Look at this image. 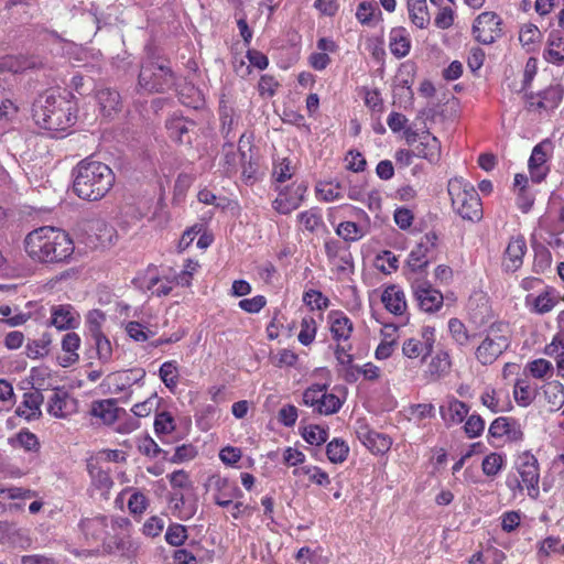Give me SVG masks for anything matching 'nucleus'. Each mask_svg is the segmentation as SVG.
Wrapping results in <instances>:
<instances>
[{
    "label": "nucleus",
    "mask_w": 564,
    "mask_h": 564,
    "mask_svg": "<svg viewBox=\"0 0 564 564\" xmlns=\"http://www.w3.org/2000/svg\"><path fill=\"white\" fill-rule=\"evenodd\" d=\"M28 256L41 264L66 262L74 253L69 235L56 227L43 226L29 232L24 239Z\"/></svg>",
    "instance_id": "1"
},
{
    "label": "nucleus",
    "mask_w": 564,
    "mask_h": 564,
    "mask_svg": "<svg viewBox=\"0 0 564 564\" xmlns=\"http://www.w3.org/2000/svg\"><path fill=\"white\" fill-rule=\"evenodd\" d=\"M73 189L82 199L99 200L112 188L113 171L100 161L90 158L82 160L73 170Z\"/></svg>",
    "instance_id": "2"
},
{
    "label": "nucleus",
    "mask_w": 564,
    "mask_h": 564,
    "mask_svg": "<svg viewBox=\"0 0 564 564\" xmlns=\"http://www.w3.org/2000/svg\"><path fill=\"white\" fill-rule=\"evenodd\" d=\"M32 116L39 127L51 131H64L74 123L69 102L52 91H45L35 99Z\"/></svg>",
    "instance_id": "3"
},
{
    "label": "nucleus",
    "mask_w": 564,
    "mask_h": 564,
    "mask_svg": "<svg viewBox=\"0 0 564 564\" xmlns=\"http://www.w3.org/2000/svg\"><path fill=\"white\" fill-rule=\"evenodd\" d=\"M176 75L167 61L148 58L141 64L138 75V90L148 94H162L173 89Z\"/></svg>",
    "instance_id": "4"
},
{
    "label": "nucleus",
    "mask_w": 564,
    "mask_h": 564,
    "mask_svg": "<svg viewBox=\"0 0 564 564\" xmlns=\"http://www.w3.org/2000/svg\"><path fill=\"white\" fill-rule=\"evenodd\" d=\"M447 191L453 209L464 220L476 223L482 218V205L473 185L462 177H454L448 181Z\"/></svg>",
    "instance_id": "5"
},
{
    "label": "nucleus",
    "mask_w": 564,
    "mask_h": 564,
    "mask_svg": "<svg viewBox=\"0 0 564 564\" xmlns=\"http://www.w3.org/2000/svg\"><path fill=\"white\" fill-rule=\"evenodd\" d=\"M508 326L503 323L492 324L487 335L476 349V358L482 365H491L510 346Z\"/></svg>",
    "instance_id": "6"
},
{
    "label": "nucleus",
    "mask_w": 564,
    "mask_h": 564,
    "mask_svg": "<svg viewBox=\"0 0 564 564\" xmlns=\"http://www.w3.org/2000/svg\"><path fill=\"white\" fill-rule=\"evenodd\" d=\"M109 520L106 516H93L83 518L78 523V539L88 547L98 550L104 547L109 535Z\"/></svg>",
    "instance_id": "7"
},
{
    "label": "nucleus",
    "mask_w": 564,
    "mask_h": 564,
    "mask_svg": "<svg viewBox=\"0 0 564 564\" xmlns=\"http://www.w3.org/2000/svg\"><path fill=\"white\" fill-rule=\"evenodd\" d=\"M437 235L434 231L425 234L415 248L410 252L408 265L413 274L423 272L436 258Z\"/></svg>",
    "instance_id": "8"
},
{
    "label": "nucleus",
    "mask_w": 564,
    "mask_h": 564,
    "mask_svg": "<svg viewBox=\"0 0 564 564\" xmlns=\"http://www.w3.org/2000/svg\"><path fill=\"white\" fill-rule=\"evenodd\" d=\"M516 465L529 497L538 499L540 495V469L538 459L531 453L524 452L518 456Z\"/></svg>",
    "instance_id": "9"
},
{
    "label": "nucleus",
    "mask_w": 564,
    "mask_h": 564,
    "mask_svg": "<svg viewBox=\"0 0 564 564\" xmlns=\"http://www.w3.org/2000/svg\"><path fill=\"white\" fill-rule=\"evenodd\" d=\"M412 291L419 307L426 313L436 312L443 305V294L434 289L429 281L413 279Z\"/></svg>",
    "instance_id": "10"
},
{
    "label": "nucleus",
    "mask_w": 564,
    "mask_h": 564,
    "mask_svg": "<svg viewBox=\"0 0 564 564\" xmlns=\"http://www.w3.org/2000/svg\"><path fill=\"white\" fill-rule=\"evenodd\" d=\"M500 24L501 20L496 13L482 12L473 24V34L478 42L491 44L501 34Z\"/></svg>",
    "instance_id": "11"
},
{
    "label": "nucleus",
    "mask_w": 564,
    "mask_h": 564,
    "mask_svg": "<svg viewBox=\"0 0 564 564\" xmlns=\"http://www.w3.org/2000/svg\"><path fill=\"white\" fill-rule=\"evenodd\" d=\"M422 339L409 338L402 345V352L408 358L422 357L425 359L432 354L435 341L434 328L426 326L422 329Z\"/></svg>",
    "instance_id": "12"
},
{
    "label": "nucleus",
    "mask_w": 564,
    "mask_h": 564,
    "mask_svg": "<svg viewBox=\"0 0 564 564\" xmlns=\"http://www.w3.org/2000/svg\"><path fill=\"white\" fill-rule=\"evenodd\" d=\"M165 127L169 137L180 144H191L192 135L196 127L195 121L189 120L182 115L174 112L166 120Z\"/></svg>",
    "instance_id": "13"
},
{
    "label": "nucleus",
    "mask_w": 564,
    "mask_h": 564,
    "mask_svg": "<svg viewBox=\"0 0 564 564\" xmlns=\"http://www.w3.org/2000/svg\"><path fill=\"white\" fill-rule=\"evenodd\" d=\"M97 315L100 318H105L102 313L95 311L89 316V334L93 340V344L96 348V354L100 362L108 364L112 357V346L110 340L106 337V335L101 330V326L99 322L93 316Z\"/></svg>",
    "instance_id": "14"
},
{
    "label": "nucleus",
    "mask_w": 564,
    "mask_h": 564,
    "mask_svg": "<svg viewBox=\"0 0 564 564\" xmlns=\"http://www.w3.org/2000/svg\"><path fill=\"white\" fill-rule=\"evenodd\" d=\"M529 109L552 110L558 106L563 98V89L560 85L550 86L534 95L527 94Z\"/></svg>",
    "instance_id": "15"
},
{
    "label": "nucleus",
    "mask_w": 564,
    "mask_h": 564,
    "mask_svg": "<svg viewBox=\"0 0 564 564\" xmlns=\"http://www.w3.org/2000/svg\"><path fill=\"white\" fill-rule=\"evenodd\" d=\"M358 440L372 453L384 454L391 447V438L362 424L357 429Z\"/></svg>",
    "instance_id": "16"
},
{
    "label": "nucleus",
    "mask_w": 564,
    "mask_h": 564,
    "mask_svg": "<svg viewBox=\"0 0 564 564\" xmlns=\"http://www.w3.org/2000/svg\"><path fill=\"white\" fill-rule=\"evenodd\" d=\"M79 315L70 304H58L51 307L50 326L58 330L74 329L78 325Z\"/></svg>",
    "instance_id": "17"
},
{
    "label": "nucleus",
    "mask_w": 564,
    "mask_h": 564,
    "mask_svg": "<svg viewBox=\"0 0 564 564\" xmlns=\"http://www.w3.org/2000/svg\"><path fill=\"white\" fill-rule=\"evenodd\" d=\"M75 411V399L61 389H56L47 401V412L54 417L65 419Z\"/></svg>",
    "instance_id": "18"
},
{
    "label": "nucleus",
    "mask_w": 564,
    "mask_h": 564,
    "mask_svg": "<svg viewBox=\"0 0 564 564\" xmlns=\"http://www.w3.org/2000/svg\"><path fill=\"white\" fill-rule=\"evenodd\" d=\"M174 514L181 520H188L197 512V498L194 494L185 496L180 491H174L170 497Z\"/></svg>",
    "instance_id": "19"
},
{
    "label": "nucleus",
    "mask_w": 564,
    "mask_h": 564,
    "mask_svg": "<svg viewBox=\"0 0 564 564\" xmlns=\"http://www.w3.org/2000/svg\"><path fill=\"white\" fill-rule=\"evenodd\" d=\"M527 250L525 239L517 236L510 239L503 259L506 271L514 272L522 265V259Z\"/></svg>",
    "instance_id": "20"
},
{
    "label": "nucleus",
    "mask_w": 564,
    "mask_h": 564,
    "mask_svg": "<svg viewBox=\"0 0 564 564\" xmlns=\"http://www.w3.org/2000/svg\"><path fill=\"white\" fill-rule=\"evenodd\" d=\"M44 402V397L40 390H33L23 394V401L17 408L15 413L18 416H23L28 421H33L42 415L41 405Z\"/></svg>",
    "instance_id": "21"
},
{
    "label": "nucleus",
    "mask_w": 564,
    "mask_h": 564,
    "mask_svg": "<svg viewBox=\"0 0 564 564\" xmlns=\"http://www.w3.org/2000/svg\"><path fill=\"white\" fill-rule=\"evenodd\" d=\"M42 65L41 61L35 57H26L23 55H6L0 57V74L2 73H21L26 69L37 68Z\"/></svg>",
    "instance_id": "22"
},
{
    "label": "nucleus",
    "mask_w": 564,
    "mask_h": 564,
    "mask_svg": "<svg viewBox=\"0 0 564 564\" xmlns=\"http://www.w3.org/2000/svg\"><path fill=\"white\" fill-rule=\"evenodd\" d=\"M217 492L214 495V501L219 507H229L232 500L242 496L239 487L227 478L218 477L215 481Z\"/></svg>",
    "instance_id": "23"
},
{
    "label": "nucleus",
    "mask_w": 564,
    "mask_h": 564,
    "mask_svg": "<svg viewBox=\"0 0 564 564\" xmlns=\"http://www.w3.org/2000/svg\"><path fill=\"white\" fill-rule=\"evenodd\" d=\"M469 406L455 398H451L447 405L440 408L442 419L447 425L460 424L468 415Z\"/></svg>",
    "instance_id": "24"
},
{
    "label": "nucleus",
    "mask_w": 564,
    "mask_h": 564,
    "mask_svg": "<svg viewBox=\"0 0 564 564\" xmlns=\"http://www.w3.org/2000/svg\"><path fill=\"white\" fill-rule=\"evenodd\" d=\"M416 155L431 163L437 162L441 158V142L429 131L423 132L416 147Z\"/></svg>",
    "instance_id": "25"
},
{
    "label": "nucleus",
    "mask_w": 564,
    "mask_h": 564,
    "mask_svg": "<svg viewBox=\"0 0 564 564\" xmlns=\"http://www.w3.org/2000/svg\"><path fill=\"white\" fill-rule=\"evenodd\" d=\"M381 301L386 308L394 315H402L406 310L404 292L397 285L388 286L382 293Z\"/></svg>",
    "instance_id": "26"
},
{
    "label": "nucleus",
    "mask_w": 564,
    "mask_h": 564,
    "mask_svg": "<svg viewBox=\"0 0 564 564\" xmlns=\"http://www.w3.org/2000/svg\"><path fill=\"white\" fill-rule=\"evenodd\" d=\"M330 333L335 340H348L354 330L352 322L344 313L335 311L329 314Z\"/></svg>",
    "instance_id": "27"
},
{
    "label": "nucleus",
    "mask_w": 564,
    "mask_h": 564,
    "mask_svg": "<svg viewBox=\"0 0 564 564\" xmlns=\"http://www.w3.org/2000/svg\"><path fill=\"white\" fill-rule=\"evenodd\" d=\"M80 346V337L78 334L70 332L64 335L62 339V349L65 352L64 356L58 357L59 364L63 367H69L77 362L79 355L77 350Z\"/></svg>",
    "instance_id": "28"
},
{
    "label": "nucleus",
    "mask_w": 564,
    "mask_h": 564,
    "mask_svg": "<svg viewBox=\"0 0 564 564\" xmlns=\"http://www.w3.org/2000/svg\"><path fill=\"white\" fill-rule=\"evenodd\" d=\"M389 41L390 51L395 57L401 58L409 54L411 42L405 28H393L390 32Z\"/></svg>",
    "instance_id": "29"
},
{
    "label": "nucleus",
    "mask_w": 564,
    "mask_h": 564,
    "mask_svg": "<svg viewBox=\"0 0 564 564\" xmlns=\"http://www.w3.org/2000/svg\"><path fill=\"white\" fill-rule=\"evenodd\" d=\"M116 404L117 400L115 399L94 401L91 404L90 414L101 419L105 424L110 425L116 422L120 411Z\"/></svg>",
    "instance_id": "30"
},
{
    "label": "nucleus",
    "mask_w": 564,
    "mask_h": 564,
    "mask_svg": "<svg viewBox=\"0 0 564 564\" xmlns=\"http://www.w3.org/2000/svg\"><path fill=\"white\" fill-rule=\"evenodd\" d=\"M305 191L306 186L299 185L295 189V196L280 193L279 196L273 200V208L280 214H290L291 212L299 208Z\"/></svg>",
    "instance_id": "31"
},
{
    "label": "nucleus",
    "mask_w": 564,
    "mask_h": 564,
    "mask_svg": "<svg viewBox=\"0 0 564 564\" xmlns=\"http://www.w3.org/2000/svg\"><path fill=\"white\" fill-rule=\"evenodd\" d=\"M545 143L546 142H542L535 145L529 159L531 180L534 183H540L546 175V169L543 167L544 163L546 162V153L543 151Z\"/></svg>",
    "instance_id": "32"
},
{
    "label": "nucleus",
    "mask_w": 564,
    "mask_h": 564,
    "mask_svg": "<svg viewBox=\"0 0 564 564\" xmlns=\"http://www.w3.org/2000/svg\"><path fill=\"white\" fill-rule=\"evenodd\" d=\"M409 18L419 29H426L431 18L426 6V0H406Z\"/></svg>",
    "instance_id": "33"
},
{
    "label": "nucleus",
    "mask_w": 564,
    "mask_h": 564,
    "mask_svg": "<svg viewBox=\"0 0 564 564\" xmlns=\"http://www.w3.org/2000/svg\"><path fill=\"white\" fill-rule=\"evenodd\" d=\"M97 101L104 116H111L120 106V95L117 90L104 88L96 95Z\"/></svg>",
    "instance_id": "34"
},
{
    "label": "nucleus",
    "mask_w": 564,
    "mask_h": 564,
    "mask_svg": "<svg viewBox=\"0 0 564 564\" xmlns=\"http://www.w3.org/2000/svg\"><path fill=\"white\" fill-rule=\"evenodd\" d=\"M89 229L95 234L97 241L102 247L112 245L117 240L116 229L101 219L93 220L89 225Z\"/></svg>",
    "instance_id": "35"
},
{
    "label": "nucleus",
    "mask_w": 564,
    "mask_h": 564,
    "mask_svg": "<svg viewBox=\"0 0 564 564\" xmlns=\"http://www.w3.org/2000/svg\"><path fill=\"white\" fill-rule=\"evenodd\" d=\"M549 410L555 412L564 405V386L560 381H552L544 386Z\"/></svg>",
    "instance_id": "36"
},
{
    "label": "nucleus",
    "mask_w": 564,
    "mask_h": 564,
    "mask_svg": "<svg viewBox=\"0 0 564 564\" xmlns=\"http://www.w3.org/2000/svg\"><path fill=\"white\" fill-rule=\"evenodd\" d=\"M549 48L545 52V59L550 63H564V37L556 32L549 36Z\"/></svg>",
    "instance_id": "37"
},
{
    "label": "nucleus",
    "mask_w": 564,
    "mask_h": 564,
    "mask_svg": "<svg viewBox=\"0 0 564 564\" xmlns=\"http://www.w3.org/2000/svg\"><path fill=\"white\" fill-rule=\"evenodd\" d=\"M380 17L381 11L376 2L362 1L358 4L356 18L362 25H372V21Z\"/></svg>",
    "instance_id": "38"
},
{
    "label": "nucleus",
    "mask_w": 564,
    "mask_h": 564,
    "mask_svg": "<svg viewBox=\"0 0 564 564\" xmlns=\"http://www.w3.org/2000/svg\"><path fill=\"white\" fill-rule=\"evenodd\" d=\"M294 476H307L310 481L318 486H327L330 482L329 476L326 471L317 466H302L293 470Z\"/></svg>",
    "instance_id": "39"
},
{
    "label": "nucleus",
    "mask_w": 564,
    "mask_h": 564,
    "mask_svg": "<svg viewBox=\"0 0 564 564\" xmlns=\"http://www.w3.org/2000/svg\"><path fill=\"white\" fill-rule=\"evenodd\" d=\"M349 453V446L340 438H334L326 446L327 458L333 464H339L346 460Z\"/></svg>",
    "instance_id": "40"
},
{
    "label": "nucleus",
    "mask_w": 564,
    "mask_h": 564,
    "mask_svg": "<svg viewBox=\"0 0 564 564\" xmlns=\"http://www.w3.org/2000/svg\"><path fill=\"white\" fill-rule=\"evenodd\" d=\"M513 395L519 405L528 406L534 400L535 392L532 391L527 379H517L514 383Z\"/></svg>",
    "instance_id": "41"
},
{
    "label": "nucleus",
    "mask_w": 564,
    "mask_h": 564,
    "mask_svg": "<svg viewBox=\"0 0 564 564\" xmlns=\"http://www.w3.org/2000/svg\"><path fill=\"white\" fill-rule=\"evenodd\" d=\"M238 126V119H236L231 113L227 110L221 112V134L226 140L225 147H229L232 149L234 140L236 138L235 130Z\"/></svg>",
    "instance_id": "42"
},
{
    "label": "nucleus",
    "mask_w": 564,
    "mask_h": 564,
    "mask_svg": "<svg viewBox=\"0 0 564 564\" xmlns=\"http://www.w3.org/2000/svg\"><path fill=\"white\" fill-rule=\"evenodd\" d=\"M336 234L347 242L358 241L365 236L364 229L354 221L340 223Z\"/></svg>",
    "instance_id": "43"
},
{
    "label": "nucleus",
    "mask_w": 564,
    "mask_h": 564,
    "mask_svg": "<svg viewBox=\"0 0 564 564\" xmlns=\"http://www.w3.org/2000/svg\"><path fill=\"white\" fill-rule=\"evenodd\" d=\"M159 376L165 387L171 391L174 390L178 383V372L176 361H165L159 370Z\"/></svg>",
    "instance_id": "44"
},
{
    "label": "nucleus",
    "mask_w": 564,
    "mask_h": 564,
    "mask_svg": "<svg viewBox=\"0 0 564 564\" xmlns=\"http://www.w3.org/2000/svg\"><path fill=\"white\" fill-rule=\"evenodd\" d=\"M147 289L156 296H166L173 289V281L171 276H151L148 281Z\"/></svg>",
    "instance_id": "45"
},
{
    "label": "nucleus",
    "mask_w": 564,
    "mask_h": 564,
    "mask_svg": "<svg viewBox=\"0 0 564 564\" xmlns=\"http://www.w3.org/2000/svg\"><path fill=\"white\" fill-rule=\"evenodd\" d=\"M505 464V458L502 454L499 453H490L487 455L481 463V470L488 477L497 476L502 469Z\"/></svg>",
    "instance_id": "46"
},
{
    "label": "nucleus",
    "mask_w": 564,
    "mask_h": 564,
    "mask_svg": "<svg viewBox=\"0 0 564 564\" xmlns=\"http://www.w3.org/2000/svg\"><path fill=\"white\" fill-rule=\"evenodd\" d=\"M322 399L319 400V404L317 405V412L319 414L329 415L338 412L343 405L340 399L333 394L324 391Z\"/></svg>",
    "instance_id": "47"
},
{
    "label": "nucleus",
    "mask_w": 564,
    "mask_h": 564,
    "mask_svg": "<svg viewBox=\"0 0 564 564\" xmlns=\"http://www.w3.org/2000/svg\"><path fill=\"white\" fill-rule=\"evenodd\" d=\"M88 473L98 488L109 489L113 481L107 470H104L100 466L95 463H88Z\"/></svg>",
    "instance_id": "48"
},
{
    "label": "nucleus",
    "mask_w": 564,
    "mask_h": 564,
    "mask_svg": "<svg viewBox=\"0 0 564 564\" xmlns=\"http://www.w3.org/2000/svg\"><path fill=\"white\" fill-rule=\"evenodd\" d=\"M542 37V34L536 25L532 23L524 24L519 33V41L523 46L528 50L535 43H538Z\"/></svg>",
    "instance_id": "49"
},
{
    "label": "nucleus",
    "mask_w": 564,
    "mask_h": 564,
    "mask_svg": "<svg viewBox=\"0 0 564 564\" xmlns=\"http://www.w3.org/2000/svg\"><path fill=\"white\" fill-rule=\"evenodd\" d=\"M302 436L311 445H321L327 441L328 433L318 425H308L303 429Z\"/></svg>",
    "instance_id": "50"
},
{
    "label": "nucleus",
    "mask_w": 564,
    "mask_h": 564,
    "mask_svg": "<svg viewBox=\"0 0 564 564\" xmlns=\"http://www.w3.org/2000/svg\"><path fill=\"white\" fill-rule=\"evenodd\" d=\"M299 223L313 232L322 224V215L317 208H311L297 215Z\"/></svg>",
    "instance_id": "51"
},
{
    "label": "nucleus",
    "mask_w": 564,
    "mask_h": 564,
    "mask_svg": "<svg viewBox=\"0 0 564 564\" xmlns=\"http://www.w3.org/2000/svg\"><path fill=\"white\" fill-rule=\"evenodd\" d=\"M316 335V322L313 317H304L301 322V330L299 333V341L307 346L310 345Z\"/></svg>",
    "instance_id": "52"
},
{
    "label": "nucleus",
    "mask_w": 564,
    "mask_h": 564,
    "mask_svg": "<svg viewBox=\"0 0 564 564\" xmlns=\"http://www.w3.org/2000/svg\"><path fill=\"white\" fill-rule=\"evenodd\" d=\"M527 370L533 378L544 379L545 377L551 375L553 366L549 360L541 358L530 361L527 365Z\"/></svg>",
    "instance_id": "53"
},
{
    "label": "nucleus",
    "mask_w": 564,
    "mask_h": 564,
    "mask_svg": "<svg viewBox=\"0 0 564 564\" xmlns=\"http://www.w3.org/2000/svg\"><path fill=\"white\" fill-rule=\"evenodd\" d=\"M156 434H170L175 430V423L170 412L163 411L156 414L154 420Z\"/></svg>",
    "instance_id": "54"
},
{
    "label": "nucleus",
    "mask_w": 564,
    "mask_h": 564,
    "mask_svg": "<svg viewBox=\"0 0 564 564\" xmlns=\"http://www.w3.org/2000/svg\"><path fill=\"white\" fill-rule=\"evenodd\" d=\"M448 329L452 337L458 345L465 346L468 344L469 335L465 325L459 319L451 318L448 322Z\"/></svg>",
    "instance_id": "55"
},
{
    "label": "nucleus",
    "mask_w": 564,
    "mask_h": 564,
    "mask_svg": "<svg viewBox=\"0 0 564 564\" xmlns=\"http://www.w3.org/2000/svg\"><path fill=\"white\" fill-rule=\"evenodd\" d=\"M451 369L449 355L445 351H440L430 362V371L434 375L442 376Z\"/></svg>",
    "instance_id": "56"
},
{
    "label": "nucleus",
    "mask_w": 564,
    "mask_h": 564,
    "mask_svg": "<svg viewBox=\"0 0 564 564\" xmlns=\"http://www.w3.org/2000/svg\"><path fill=\"white\" fill-rule=\"evenodd\" d=\"M187 539L186 528L182 524H171L165 533V540L169 544L174 546L182 545Z\"/></svg>",
    "instance_id": "57"
},
{
    "label": "nucleus",
    "mask_w": 564,
    "mask_h": 564,
    "mask_svg": "<svg viewBox=\"0 0 564 564\" xmlns=\"http://www.w3.org/2000/svg\"><path fill=\"white\" fill-rule=\"evenodd\" d=\"M303 302L316 310L327 308L329 304V300L316 290L306 291L303 295Z\"/></svg>",
    "instance_id": "58"
},
{
    "label": "nucleus",
    "mask_w": 564,
    "mask_h": 564,
    "mask_svg": "<svg viewBox=\"0 0 564 564\" xmlns=\"http://www.w3.org/2000/svg\"><path fill=\"white\" fill-rule=\"evenodd\" d=\"M464 430L469 438H475L484 432L485 421L480 415L471 414L467 417Z\"/></svg>",
    "instance_id": "59"
},
{
    "label": "nucleus",
    "mask_w": 564,
    "mask_h": 564,
    "mask_svg": "<svg viewBox=\"0 0 564 564\" xmlns=\"http://www.w3.org/2000/svg\"><path fill=\"white\" fill-rule=\"evenodd\" d=\"M325 390V384H315L307 388L303 393L304 404L313 406L315 410H317V405L319 404V400L322 399L321 394H323Z\"/></svg>",
    "instance_id": "60"
},
{
    "label": "nucleus",
    "mask_w": 564,
    "mask_h": 564,
    "mask_svg": "<svg viewBox=\"0 0 564 564\" xmlns=\"http://www.w3.org/2000/svg\"><path fill=\"white\" fill-rule=\"evenodd\" d=\"M15 442L25 451H37L40 447L37 436L28 430L20 431L15 436Z\"/></svg>",
    "instance_id": "61"
},
{
    "label": "nucleus",
    "mask_w": 564,
    "mask_h": 564,
    "mask_svg": "<svg viewBox=\"0 0 564 564\" xmlns=\"http://www.w3.org/2000/svg\"><path fill=\"white\" fill-rule=\"evenodd\" d=\"M131 546L132 544L130 540H127L126 538L113 536L112 539L106 541L104 545V552L108 554H112L115 552L126 553L130 551Z\"/></svg>",
    "instance_id": "62"
},
{
    "label": "nucleus",
    "mask_w": 564,
    "mask_h": 564,
    "mask_svg": "<svg viewBox=\"0 0 564 564\" xmlns=\"http://www.w3.org/2000/svg\"><path fill=\"white\" fill-rule=\"evenodd\" d=\"M316 189L321 198L326 202H332L341 197L340 185L338 183L319 184Z\"/></svg>",
    "instance_id": "63"
},
{
    "label": "nucleus",
    "mask_w": 564,
    "mask_h": 564,
    "mask_svg": "<svg viewBox=\"0 0 564 564\" xmlns=\"http://www.w3.org/2000/svg\"><path fill=\"white\" fill-rule=\"evenodd\" d=\"M440 11L434 19L436 28L446 30L449 29L454 23L455 13L449 7H438Z\"/></svg>",
    "instance_id": "64"
}]
</instances>
